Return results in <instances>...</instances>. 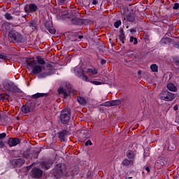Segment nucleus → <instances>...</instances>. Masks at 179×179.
<instances>
[{"instance_id":"obj_1","label":"nucleus","mask_w":179,"mask_h":179,"mask_svg":"<svg viewBox=\"0 0 179 179\" xmlns=\"http://www.w3.org/2000/svg\"><path fill=\"white\" fill-rule=\"evenodd\" d=\"M71 174V176H73V173H69V171H68V169H66V165L64 164H57L53 169V176L56 178H59V177H62V176L69 177Z\"/></svg>"},{"instance_id":"obj_2","label":"nucleus","mask_w":179,"mask_h":179,"mask_svg":"<svg viewBox=\"0 0 179 179\" xmlns=\"http://www.w3.org/2000/svg\"><path fill=\"white\" fill-rule=\"evenodd\" d=\"M27 64L32 68V73L33 75H38V73H41L43 72V70L45 69V67L43 66H40L37 64V61L34 59H28L27 60Z\"/></svg>"},{"instance_id":"obj_3","label":"nucleus","mask_w":179,"mask_h":179,"mask_svg":"<svg viewBox=\"0 0 179 179\" xmlns=\"http://www.w3.org/2000/svg\"><path fill=\"white\" fill-rule=\"evenodd\" d=\"M158 99L159 100H164V101H173L176 99V94H173L167 90L162 91L158 94Z\"/></svg>"},{"instance_id":"obj_4","label":"nucleus","mask_w":179,"mask_h":179,"mask_svg":"<svg viewBox=\"0 0 179 179\" xmlns=\"http://www.w3.org/2000/svg\"><path fill=\"white\" fill-rule=\"evenodd\" d=\"M23 37L16 31H10L8 33V41L12 43H22Z\"/></svg>"},{"instance_id":"obj_5","label":"nucleus","mask_w":179,"mask_h":179,"mask_svg":"<svg viewBox=\"0 0 179 179\" xmlns=\"http://www.w3.org/2000/svg\"><path fill=\"white\" fill-rule=\"evenodd\" d=\"M3 87L6 92H10L11 93L17 92V86L15 85V83L11 81H3Z\"/></svg>"},{"instance_id":"obj_6","label":"nucleus","mask_w":179,"mask_h":179,"mask_svg":"<svg viewBox=\"0 0 179 179\" xmlns=\"http://www.w3.org/2000/svg\"><path fill=\"white\" fill-rule=\"evenodd\" d=\"M71 120V111L68 109L64 110L60 115V121L62 124H68Z\"/></svg>"},{"instance_id":"obj_7","label":"nucleus","mask_w":179,"mask_h":179,"mask_svg":"<svg viewBox=\"0 0 179 179\" xmlns=\"http://www.w3.org/2000/svg\"><path fill=\"white\" fill-rule=\"evenodd\" d=\"M166 163H167V159L164 157H161L158 158V159L155 162V167H157V169H162V167H163V166L166 165Z\"/></svg>"},{"instance_id":"obj_8","label":"nucleus","mask_w":179,"mask_h":179,"mask_svg":"<svg viewBox=\"0 0 179 179\" xmlns=\"http://www.w3.org/2000/svg\"><path fill=\"white\" fill-rule=\"evenodd\" d=\"M71 92H72V88L71 87V85L69 84L67 87V90L64 89V87H60L58 90L59 94H63L64 99H66V97H68V94L71 93Z\"/></svg>"},{"instance_id":"obj_9","label":"nucleus","mask_w":179,"mask_h":179,"mask_svg":"<svg viewBox=\"0 0 179 179\" xmlns=\"http://www.w3.org/2000/svg\"><path fill=\"white\" fill-rule=\"evenodd\" d=\"M31 176L34 178H41L43 176V171L38 168H34L31 170Z\"/></svg>"},{"instance_id":"obj_10","label":"nucleus","mask_w":179,"mask_h":179,"mask_svg":"<svg viewBox=\"0 0 179 179\" xmlns=\"http://www.w3.org/2000/svg\"><path fill=\"white\" fill-rule=\"evenodd\" d=\"M20 142L19 138H10L7 143L10 148H13V146H17V145H19Z\"/></svg>"},{"instance_id":"obj_11","label":"nucleus","mask_w":179,"mask_h":179,"mask_svg":"<svg viewBox=\"0 0 179 179\" xmlns=\"http://www.w3.org/2000/svg\"><path fill=\"white\" fill-rule=\"evenodd\" d=\"M21 110L24 114H28V113H33V111H34V107L25 105L21 108Z\"/></svg>"},{"instance_id":"obj_12","label":"nucleus","mask_w":179,"mask_h":179,"mask_svg":"<svg viewBox=\"0 0 179 179\" xmlns=\"http://www.w3.org/2000/svg\"><path fill=\"white\" fill-rule=\"evenodd\" d=\"M46 30L50 33V34H55V29L52 27V22H48L45 24Z\"/></svg>"},{"instance_id":"obj_13","label":"nucleus","mask_w":179,"mask_h":179,"mask_svg":"<svg viewBox=\"0 0 179 179\" xmlns=\"http://www.w3.org/2000/svg\"><path fill=\"white\" fill-rule=\"evenodd\" d=\"M54 73H55L54 71H52V70H48V71H46L39 74L38 78L39 79H44V78H47V76H51V75H54Z\"/></svg>"},{"instance_id":"obj_14","label":"nucleus","mask_w":179,"mask_h":179,"mask_svg":"<svg viewBox=\"0 0 179 179\" xmlns=\"http://www.w3.org/2000/svg\"><path fill=\"white\" fill-rule=\"evenodd\" d=\"M69 133L67 131L64 130L59 134V138L62 142H64L65 141V136H66V135H69Z\"/></svg>"},{"instance_id":"obj_15","label":"nucleus","mask_w":179,"mask_h":179,"mask_svg":"<svg viewBox=\"0 0 179 179\" xmlns=\"http://www.w3.org/2000/svg\"><path fill=\"white\" fill-rule=\"evenodd\" d=\"M169 43H171V39L169 37L162 38L160 41V44L162 45H167Z\"/></svg>"},{"instance_id":"obj_16","label":"nucleus","mask_w":179,"mask_h":179,"mask_svg":"<svg viewBox=\"0 0 179 179\" xmlns=\"http://www.w3.org/2000/svg\"><path fill=\"white\" fill-rule=\"evenodd\" d=\"M124 20H127V22H130L131 23H134L135 22V14H129L127 16V17L124 18Z\"/></svg>"},{"instance_id":"obj_17","label":"nucleus","mask_w":179,"mask_h":179,"mask_svg":"<svg viewBox=\"0 0 179 179\" xmlns=\"http://www.w3.org/2000/svg\"><path fill=\"white\" fill-rule=\"evenodd\" d=\"M167 89L170 92H177L178 90L177 87H176V85H174V84H173V83H169L167 85Z\"/></svg>"},{"instance_id":"obj_18","label":"nucleus","mask_w":179,"mask_h":179,"mask_svg":"<svg viewBox=\"0 0 179 179\" xmlns=\"http://www.w3.org/2000/svg\"><path fill=\"white\" fill-rule=\"evenodd\" d=\"M127 157L130 160H134V159H135V152L134 151H131V150L128 151L127 153Z\"/></svg>"},{"instance_id":"obj_19","label":"nucleus","mask_w":179,"mask_h":179,"mask_svg":"<svg viewBox=\"0 0 179 179\" xmlns=\"http://www.w3.org/2000/svg\"><path fill=\"white\" fill-rule=\"evenodd\" d=\"M78 76L79 78H80V79H82V80H85V82H90L89 80V78L87 77V76L85 75V73L83 71H82L80 75H79Z\"/></svg>"},{"instance_id":"obj_20","label":"nucleus","mask_w":179,"mask_h":179,"mask_svg":"<svg viewBox=\"0 0 179 179\" xmlns=\"http://www.w3.org/2000/svg\"><path fill=\"white\" fill-rule=\"evenodd\" d=\"M123 166H131V164H134V160H128L127 159H125L122 162Z\"/></svg>"},{"instance_id":"obj_21","label":"nucleus","mask_w":179,"mask_h":179,"mask_svg":"<svg viewBox=\"0 0 179 179\" xmlns=\"http://www.w3.org/2000/svg\"><path fill=\"white\" fill-rule=\"evenodd\" d=\"M87 72L90 75H97V69H87Z\"/></svg>"},{"instance_id":"obj_22","label":"nucleus","mask_w":179,"mask_h":179,"mask_svg":"<svg viewBox=\"0 0 179 179\" xmlns=\"http://www.w3.org/2000/svg\"><path fill=\"white\" fill-rule=\"evenodd\" d=\"M77 101H78V103L80 104H82L83 106H85V104H86V99L83 97L78 96L77 98Z\"/></svg>"},{"instance_id":"obj_23","label":"nucleus","mask_w":179,"mask_h":179,"mask_svg":"<svg viewBox=\"0 0 179 179\" xmlns=\"http://www.w3.org/2000/svg\"><path fill=\"white\" fill-rule=\"evenodd\" d=\"M45 94L44 93H37L31 96V99H38V97H44Z\"/></svg>"},{"instance_id":"obj_24","label":"nucleus","mask_w":179,"mask_h":179,"mask_svg":"<svg viewBox=\"0 0 179 179\" xmlns=\"http://www.w3.org/2000/svg\"><path fill=\"white\" fill-rule=\"evenodd\" d=\"M15 163H16L17 166H22V165L24 164V159H23L22 158L15 159Z\"/></svg>"},{"instance_id":"obj_25","label":"nucleus","mask_w":179,"mask_h":179,"mask_svg":"<svg viewBox=\"0 0 179 179\" xmlns=\"http://www.w3.org/2000/svg\"><path fill=\"white\" fill-rule=\"evenodd\" d=\"M37 62L38 64V65H40L41 66H43V65H45V61L43 58H38L36 63Z\"/></svg>"},{"instance_id":"obj_26","label":"nucleus","mask_w":179,"mask_h":179,"mask_svg":"<svg viewBox=\"0 0 179 179\" xmlns=\"http://www.w3.org/2000/svg\"><path fill=\"white\" fill-rule=\"evenodd\" d=\"M29 10L31 12H36V10H37V6L34 3L30 4Z\"/></svg>"},{"instance_id":"obj_27","label":"nucleus","mask_w":179,"mask_h":179,"mask_svg":"<svg viewBox=\"0 0 179 179\" xmlns=\"http://www.w3.org/2000/svg\"><path fill=\"white\" fill-rule=\"evenodd\" d=\"M150 69L152 72H157L159 67L156 64H152L150 66Z\"/></svg>"},{"instance_id":"obj_28","label":"nucleus","mask_w":179,"mask_h":179,"mask_svg":"<svg viewBox=\"0 0 179 179\" xmlns=\"http://www.w3.org/2000/svg\"><path fill=\"white\" fill-rule=\"evenodd\" d=\"M110 103L112 106H120V104H121V101L120 100L110 101Z\"/></svg>"},{"instance_id":"obj_29","label":"nucleus","mask_w":179,"mask_h":179,"mask_svg":"<svg viewBox=\"0 0 179 179\" xmlns=\"http://www.w3.org/2000/svg\"><path fill=\"white\" fill-rule=\"evenodd\" d=\"M120 41H124V40H125V35L124 34V29L120 30Z\"/></svg>"},{"instance_id":"obj_30","label":"nucleus","mask_w":179,"mask_h":179,"mask_svg":"<svg viewBox=\"0 0 179 179\" xmlns=\"http://www.w3.org/2000/svg\"><path fill=\"white\" fill-rule=\"evenodd\" d=\"M130 43H134V45H136V44H138V39L134 36H131L130 38Z\"/></svg>"},{"instance_id":"obj_31","label":"nucleus","mask_w":179,"mask_h":179,"mask_svg":"<svg viewBox=\"0 0 179 179\" xmlns=\"http://www.w3.org/2000/svg\"><path fill=\"white\" fill-rule=\"evenodd\" d=\"M90 83L92 85H95L96 86H99L100 85H102L103 83L99 81H96V80H90Z\"/></svg>"},{"instance_id":"obj_32","label":"nucleus","mask_w":179,"mask_h":179,"mask_svg":"<svg viewBox=\"0 0 179 179\" xmlns=\"http://www.w3.org/2000/svg\"><path fill=\"white\" fill-rule=\"evenodd\" d=\"M4 16L7 20H12L13 19V17H12V15L8 13H6Z\"/></svg>"},{"instance_id":"obj_33","label":"nucleus","mask_w":179,"mask_h":179,"mask_svg":"<svg viewBox=\"0 0 179 179\" xmlns=\"http://www.w3.org/2000/svg\"><path fill=\"white\" fill-rule=\"evenodd\" d=\"M83 134L84 135L85 138H89V136H90V132L87 130L84 131Z\"/></svg>"},{"instance_id":"obj_34","label":"nucleus","mask_w":179,"mask_h":179,"mask_svg":"<svg viewBox=\"0 0 179 179\" xmlns=\"http://www.w3.org/2000/svg\"><path fill=\"white\" fill-rule=\"evenodd\" d=\"M114 26L116 29H118L121 26V20H117L114 23Z\"/></svg>"},{"instance_id":"obj_35","label":"nucleus","mask_w":179,"mask_h":179,"mask_svg":"<svg viewBox=\"0 0 179 179\" xmlns=\"http://www.w3.org/2000/svg\"><path fill=\"white\" fill-rule=\"evenodd\" d=\"M4 138H6V133L0 134V140L2 141V139H4Z\"/></svg>"},{"instance_id":"obj_36","label":"nucleus","mask_w":179,"mask_h":179,"mask_svg":"<svg viewBox=\"0 0 179 179\" xmlns=\"http://www.w3.org/2000/svg\"><path fill=\"white\" fill-rule=\"evenodd\" d=\"M3 29H6V30H9V24H8V23L3 24Z\"/></svg>"},{"instance_id":"obj_37","label":"nucleus","mask_w":179,"mask_h":179,"mask_svg":"<svg viewBox=\"0 0 179 179\" xmlns=\"http://www.w3.org/2000/svg\"><path fill=\"white\" fill-rule=\"evenodd\" d=\"M5 148V143L3 140H0V149Z\"/></svg>"},{"instance_id":"obj_38","label":"nucleus","mask_w":179,"mask_h":179,"mask_svg":"<svg viewBox=\"0 0 179 179\" xmlns=\"http://www.w3.org/2000/svg\"><path fill=\"white\" fill-rule=\"evenodd\" d=\"M52 165V164L51 163H46L45 164V169H46L47 170H48V169H50V167H51V166Z\"/></svg>"},{"instance_id":"obj_39","label":"nucleus","mask_w":179,"mask_h":179,"mask_svg":"<svg viewBox=\"0 0 179 179\" xmlns=\"http://www.w3.org/2000/svg\"><path fill=\"white\" fill-rule=\"evenodd\" d=\"M129 31L131 34H135V33H136V28H132L129 30Z\"/></svg>"},{"instance_id":"obj_40","label":"nucleus","mask_w":179,"mask_h":179,"mask_svg":"<svg viewBox=\"0 0 179 179\" xmlns=\"http://www.w3.org/2000/svg\"><path fill=\"white\" fill-rule=\"evenodd\" d=\"M104 106H106V107H112L111 101L106 102Z\"/></svg>"},{"instance_id":"obj_41","label":"nucleus","mask_w":179,"mask_h":179,"mask_svg":"<svg viewBox=\"0 0 179 179\" xmlns=\"http://www.w3.org/2000/svg\"><path fill=\"white\" fill-rule=\"evenodd\" d=\"M88 145H90V146H92V145H93V143H92V141L90 140H87L85 142V145L87 146Z\"/></svg>"},{"instance_id":"obj_42","label":"nucleus","mask_w":179,"mask_h":179,"mask_svg":"<svg viewBox=\"0 0 179 179\" xmlns=\"http://www.w3.org/2000/svg\"><path fill=\"white\" fill-rule=\"evenodd\" d=\"M179 8V3H176L173 7V9L177 10Z\"/></svg>"},{"instance_id":"obj_43","label":"nucleus","mask_w":179,"mask_h":179,"mask_svg":"<svg viewBox=\"0 0 179 179\" xmlns=\"http://www.w3.org/2000/svg\"><path fill=\"white\" fill-rule=\"evenodd\" d=\"M78 20H79L78 18L73 19L72 22H73V24H79V23L75 22H78Z\"/></svg>"},{"instance_id":"obj_44","label":"nucleus","mask_w":179,"mask_h":179,"mask_svg":"<svg viewBox=\"0 0 179 179\" xmlns=\"http://www.w3.org/2000/svg\"><path fill=\"white\" fill-rule=\"evenodd\" d=\"M0 59H3V61H5L6 59V56L0 55Z\"/></svg>"},{"instance_id":"obj_45","label":"nucleus","mask_w":179,"mask_h":179,"mask_svg":"<svg viewBox=\"0 0 179 179\" xmlns=\"http://www.w3.org/2000/svg\"><path fill=\"white\" fill-rule=\"evenodd\" d=\"M173 47H175V48H178V50H179V43H176L173 45Z\"/></svg>"},{"instance_id":"obj_46","label":"nucleus","mask_w":179,"mask_h":179,"mask_svg":"<svg viewBox=\"0 0 179 179\" xmlns=\"http://www.w3.org/2000/svg\"><path fill=\"white\" fill-rule=\"evenodd\" d=\"M105 64H106V61L104 60V59H101V64L104 65Z\"/></svg>"},{"instance_id":"obj_47","label":"nucleus","mask_w":179,"mask_h":179,"mask_svg":"<svg viewBox=\"0 0 179 179\" xmlns=\"http://www.w3.org/2000/svg\"><path fill=\"white\" fill-rule=\"evenodd\" d=\"M29 27H34V23L31 22V23L29 24Z\"/></svg>"},{"instance_id":"obj_48","label":"nucleus","mask_w":179,"mask_h":179,"mask_svg":"<svg viewBox=\"0 0 179 179\" xmlns=\"http://www.w3.org/2000/svg\"><path fill=\"white\" fill-rule=\"evenodd\" d=\"M145 170H146V171H148V173L150 172V169H149V167H148V166L145 168Z\"/></svg>"},{"instance_id":"obj_49","label":"nucleus","mask_w":179,"mask_h":179,"mask_svg":"<svg viewBox=\"0 0 179 179\" xmlns=\"http://www.w3.org/2000/svg\"><path fill=\"white\" fill-rule=\"evenodd\" d=\"M60 3H64L66 0H58Z\"/></svg>"},{"instance_id":"obj_50","label":"nucleus","mask_w":179,"mask_h":179,"mask_svg":"<svg viewBox=\"0 0 179 179\" xmlns=\"http://www.w3.org/2000/svg\"><path fill=\"white\" fill-rule=\"evenodd\" d=\"M92 3H93V5H96V3H97V1H96V0H94V1H92Z\"/></svg>"},{"instance_id":"obj_51","label":"nucleus","mask_w":179,"mask_h":179,"mask_svg":"<svg viewBox=\"0 0 179 179\" xmlns=\"http://www.w3.org/2000/svg\"><path fill=\"white\" fill-rule=\"evenodd\" d=\"M174 110H175V111H177V110H178V107L174 106Z\"/></svg>"},{"instance_id":"obj_52","label":"nucleus","mask_w":179,"mask_h":179,"mask_svg":"<svg viewBox=\"0 0 179 179\" xmlns=\"http://www.w3.org/2000/svg\"><path fill=\"white\" fill-rule=\"evenodd\" d=\"M78 38H80V40L82 39V38H83V36H78Z\"/></svg>"},{"instance_id":"obj_53","label":"nucleus","mask_w":179,"mask_h":179,"mask_svg":"<svg viewBox=\"0 0 179 179\" xmlns=\"http://www.w3.org/2000/svg\"><path fill=\"white\" fill-rule=\"evenodd\" d=\"M138 75H141V71H138Z\"/></svg>"},{"instance_id":"obj_54","label":"nucleus","mask_w":179,"mask_h":179,"mask_svg":"<svg viewBox=\"0 0 179 179\" xmlns=\"http://www.w3.org/2000/svg\"><path fill=\"white\" fill-rule=\"evenodd\" d=\"M129 27H128V26L126 27L127 29H129Z\"/></svg>"},{"instance_id":"obj_55","label":"nucleus","mask_w":179,"mask_h":179,"mask_svg":"<svg viewBox=\"0 0 179 179\" xmlns=\"http://www.w3.org/2000/svg\"><path fill=\"white\" fill-rule=\"evenodd\" d=\"M128 178H129V179H131V178H132V177H129Z\"/></svg>"},{"instance_id":"obj_56","label":"nucleus","mask_w":179,"mask_h":179,"mask_svg":"<svg viewBox=\"0 0 179 179\" xmlns=\"http://www.w3.org/2000/svg\"><path fill=\"white\" fill-rule=\"evenodd\" d=\"M25 12L27 11L26 8H24Z\"/></svg>"}]
</instances>
